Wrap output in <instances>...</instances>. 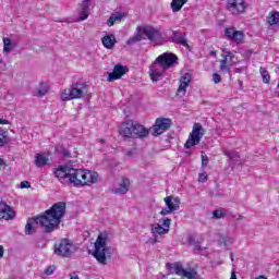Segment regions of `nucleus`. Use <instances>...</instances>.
<instances>
[{"label": "nucleus", "instance_id": "f257e3e1", "mask_svg": "<svg viewBox=\"0 0 279 279\" xmlns=\"http://www.w3.org/2000/svg\"><path fill=\"white\" fill-rule=\"evenodd\" d=\"M64 215H66V203H54L44 215L27 220L25 234H32V232H34V223H39L48 234L54 232V230L60 228Z\"/></svg>", "mask_w": 279, "mask_h": 279}, {"label": "nucleus", "instance_id": "f03ea898", "mask_svg": "<svg viewBox=\"0 0 279 279\" xmlns=\"http://www.w3.org/2000/svg\"><path fill=\"white\" fill-rule=\"evenodd\" d=\"M119 134L124 141H130V138L143 140L149 136V129L135 120H126L120 124Z\"/></svg>", "mask_w": 279, "mask_h": 279}, {"label": "nucleus", "instance_id": "7ed1b4c3", "mask_svg": "<svg viewBox=\"0 0 279 279\" xmlns=\"http://www.w3.org/2000/svg\"><path fill=\"white\" fill-rule=\"evenodd\" d=\"M94 247V258L100 265H108V259L112 258V247L108 246V233L98 234Z\"/></svg>", "mask_w": 279, "mask_h": 279}, {"label": "nucleus", "instance_id": "20e7f679", "mask_svg": "<svg viewBox=\"0 0 279 279\" xmlns=\"http://www.w3.org/2000/svg\"><path fill=\"white\" fill-rule=\"evenodd\" d=\"M143 36H146L150 43H158V40H162V32H160L159 27L144 25L136 27V33L128 39L126 45L141 43V40H143Z\"/></svg>", "mask_w": 279, "mask_h": 279}, {"label": "nucleus", "instance_id": "39448f33", "mask_svg": "<svg viewBox=\"0 0 279 279\" xmlns=\"http://www.w3.org/2000/svg\"><path fill=\"white\" fill-rule=\"evenodd\" d=\"M86 84L72 83L68 88H64L60 94L61 101H73L74 99H82L86 94Z\"/></svg>", "mask_w": 279, "mask_h": 279}, {"label": "nucleus", "instance_id": "423d86ee", "mask_svg": "<svg viewBox=\"0 0 279 279\" xmlns=\"http://www.w3.org/2000/svg\"><path fill=\"white\" fill-rule=\"evenodd\" d=\"M167 268L170 274H175L180 278L195 279L197 278V271L193 268L184 269V266L180 262L167 264Z\"/></svg>", "mask_w": 279, "mask_h": 279}, {"label": "nucleus", "instance_id": "0eeeda50", "mask_svg": "<svg viewBox=\"0 0 279 279\" xmlns=\"http://www.w3.org/2000/svg\"><path fill=\"white\" fill-rule=\"evenodd\" d=\"M206 130L202 126L201 123H194L192 132L186 140L184 147L185 149H191V147H195V145H199L202 138L204 137Z\"/></svg>", "mask_w": 279, "mask_h": 279}, {"label": "nucleus", "instance_id": "6e6552de", "mask_svg": "<svg viewBox=\"0 0 279 279\" xmlns=\"http://www.w3.org/2000/svg\"><path fill=\"white\" fill-rule=\"evenodd\" d=\"M73 241L63 238L54 243V254H57V256H62L63 258H69V256L73 254Z\"/></svg>", "mask_w": 279, "mask_h": 279}, {"label": "nucleus", "instance_id": "1a4fd4ad", "mask_svg": "<svg viewBox=\"0 0 279 279\" xmlns=\"http://www.w3.org/2000/svg\"><path fill=\"white\" fill-rule=\"evenodd\" d=\"M226 10L233 16H240V14H245L247 2L245 0H227Z\"/></svg>", "mask_w": 279, "mask_h": 279}, {"label": "nucleus", "instance_id": "9d476101", "mask_svg": "<svg viewBox=\"0 0 279 279\" xmlns=\"http://www.w3.org/2000/svg\"><path fill=\"white\" fill-rule=\"evenodd\" d=\"M171 129V119L169 118H157L155 124L150 128L153 136H160L165 134L167 130Z\"/></svg>", "mask_w": 279, "mask_h": 279}, {"label": "nucleus", "instance_id": "9b49d317", "mask_svg": "<svg viewBox=\"0 0 279 279\" xmlns=\"http://www.w3.org/2000/svg\"><path fill=\"white\" fill-rule=\"evenodd\" d=\"M167 68L158 62L157 59L149 66V77L151 82H159L165 76Z\"/></svg>", "mask_w": 279, "mask_h": 279}, {"label": "nucleus", "instance_id": "f8f14e48", "mask_svg": "<svg viewBox=\"0 0 279 279\" xmlns=\"http://www.w3.org/2000/svg\"><path fill=\"white\" fill-rule=\"evenodd\" d=\"M225 36L235 45H243L245 43V33L243 31H236L234 26L227 27L225 29Z\"/></svg>", "mask_w": 279, "mask_h": 279}, {"label": "nucleus", "instance_id": "ddd939ff", "mask_svg": "<svg viewBox=\"0 0 279 279\" xmlns=\"http://www.w3.org/2000/svg\"><path fill=\"white\" fill-rule=\"evenodd\" d=\"M81 186H93L99 181V174L95 171L81 169Z\"/></svg>", "mask_w": 279, "mask_h": 279}, {"label": "nucleus", "instance_id": "4468645a", "mask_svg": "<svg viewBox=\"0 0 279 279\" xmlns=\"http://www.w3.org/2000/svg\"><path fill=\"white\" fill-rule=\"evenodd\" d=\"M71 169L72 168L69 166H59L58 168H54V178H57L61 184H70Z\"/></svg>", "mask_w": 279, "mask_h": 279}, {"label": "nucleus", "instance_id": "2eb2a0df", "mask_svg": "<svg viewBox=\"0 0 279 279\" xmlns=\"http://www.w3.org/2000/svg\"><path fill=\"white\" fill-rule=\"evenodd\" d=\"M157 62L167 69L178 64V56L171 52H163L156 58Z\"/></svg>", "mask_w": 279, "mask_h": 279}, {"label": "nucleus", "instance_id": "dca6fc26", "mask_svg": "<svg viewBox=\"0 0 279 279\" xmlns=\"http://www.w3.org/2000/svg\"><path fill=\"white\" fill-rule=\"evenodd\" d=\"M219 60V69L221 73H230V68L232 66V60H234V53L232 51H227L225 54H221Z\"/></svg>", "mask_w": 279, "mask_h": 279}, {"label": "nucleus", "instance_id": "f3484780", "mask_svg": "<svg viewBox=\"0 0 279 279\" xmlns=\"http://www.w3.org/2000/svg\"><path fill=\"white\" fill-rule=\"evenodd\" d=\"M125 73H128V66L116 64L113 71L108 74L107 81L117 82V80H121Z\"/></svg>", "mask_w": 279, "mask_h": 279}, {"label": "nucleus", "instance_id": "a211bd4d", "mask_svg": "<svg viewBox=\"0 0 279 279\" xmlns=\"http://www.w3.org/2000/svg\"><path fill=\"white\" fill-rule=\"evenodd\" d=\"M191 80H192L191 73H185L180 77L179 80L180 84L177 89V95L179 97H184V95H186V88H189V84H191Z\"/></svg>", "mask_w": 279, "mask_h": 279}, {"label": "nucleus", "instance_id": "6ab92c4d", "mask_svg": "<svg viewBox=\"0 0 279 279\" xmlns=\"http://www.w3.org/2000/svg\"><path fill=\"white\" fill-rule=\"evenodd\" d=\"M171 40L175 45H181L182 47H185V49H191V46L186 40V33H182L181 31H172Z\"/></svg>", "mask_w": 279, "mask_h": 279}, {"label": "nucleus", "instance_id": "aec40b11", "mask_svg": "<svg viewBox=\"0 0 279 279\" xmlns=\"http://www.w3.org/2000/svg\"><path fill=\"white\" fill-rule=\"evenodd\" d=\"M16 217V211L10 207V205L5 203H0V219H4L5 221H10V219H14Z\"/></svg>", "mask_w": 279, "mask_h": 279}, {"label": "nucleus", "instance_id": "412c9836", "mask_svg": "<svg viewBox=\"0 0 279 279\" xmlns=\"http://www.w3.org/2000/svg\"><path fill=\"white\" fill-rule=\"evenodd\" d=\"M93 0H82L78 7L80 21H86L90 14V2Z\"/></svg>", "mask_w": 279, "mask_h": 279}, {"label": "nucleus", "instance_id": "4be33fe9", "mask_svg": "<svg viewBox=\"0 0 279 279\" xmlns=\"http://www.w3.org/2000/svg\"><path fill=\"white\" fill-rule=\"evenodd\" d=\"M82 169L71 168L70 171V184L75 186H82Z\"/></svg>", "mask_w": 279, "mask_h": 279}, {"label": "nucleus", "instance_id": "5701e85b", "mask_svg": "<svg viewBox=\"0 0 279 279\" xmlns=\"http://www.w3.org/2000/svg\"><path fill=\"white\" fill-rule=\"evenodd\" d=\"M163 202L166 206L168 207L169 210L172 213L174 210H178L180 208V198L179 197H173V196H167L163 198Z\"/></svg>", "mask_w": 279, "mask_h": 279}, {"label": "nucleus", "instance_id": "b1692460", "mask_svg": "<svg viewBox=\"0 0 279 279\" xmlns=\"http://www.w3.org/2000/svg\"><path fill=\"white\" fill-rule=\"evenodd\" d=\"M130 191V179L123 178L119 189L113 190L116 195H125Z\"/></svg>", "mask_w": 279, "mask_h": 279}, {"label": "nucleus", "instance_id": "393cba45", "mask_svg": "<svg viewBox=\"0 0 279 279\" xmlns=\"http://www.w3.org/2000/svg\"><path fill=\"white\" fill-rule=\"evenodd\" d=\"M101 43L106 49H114L117 37H114V35H106L101 38Z\"/></svg>", "mask_w": 279, "mask_h": 279}, {"label": "nucleus", "instance_id": "a878e982", "mask_svg": "<svg viewBox=\"0 0 279 279\" xmlns=\"http://www.w3.org/2000/svg\"><path fill=\"white\" fill-rule=\"evenodd\" d=\"M49 165V157L43 154L35 155V166L36 167H47Z\"/></svg>", "mask_w": 279, "mask_h": 279}, {"label": "nucleus", "instance_id": "bb28decb", "mask_svg": "<svg viewBox=\"0 0 279 279\" xmlns=\"http://www.w3.org/2000/svg\"><path fill=\"white\" fill-rule=\"evenodd\" d=\"M151 232L154 236H156V234H169V229L162 227L161 225L155 223L151 226Z\"/></svg>", "mask_w": 279, "mask_h": 279}, {"label": "nucleus", "instance_id": "cd10ccee", "mask_svg": "<svg viewBox=\"0 0 279 279\" xmlns=\"http://www.w3.org/2000/svg\"><path fill=\"white\" fill-rule=\"evenodd\" d=\"M10 143V133L5 129L0 128V147H4Z\"/></svg>", "mask_w": 279, "mask_h": 279}, {"label": "nucleus", "instance_id": "c85d7f7f", "mask_svg": "<svg viewBox=\"0 0 279 279\" xmlns=\"http://www.w3.org/2000/svg\"><path fill=\"white\" fill-rule=\"evenodd\" d=\"M189 0H172L170 3L172 12H180L182 10V7L187 3Z\"/></svg>", "mask_w": 279, "mask_h": 279}, {"label": "nucleus", "instance_id": "c756f323", "mask_svg": "<svg viewBox=\"0 0 279 279\" xmlns=\"http://www.w3.org/2000/svg\"><path fill=\"white\" fill-rule=\"evenodd\" d=\"M267 23L268 25H278L279 12L278 11L270 12L269 15L267 16Z\"/></svg>", "mask_w": 279, "mask_h": 279}, {"label": "nucleus", "instance_id": "7c9ffc66", "mask_svg": "<svg viewBox=\"0 0 279 279\" xmlns=\"http://www.w3.org/2000/svg\"><path fill=\"white\" fill-rule=\"evenodd\" d=\"M47 93H49V85H47L46 83H40L39 88L35 94V97H45Z\"/></svg>", "mask_w": 279, "mask_h": 279}, {"label": "nucleus", "instance_id": "2f4dec72", "mask_svg": "<svg viewBox=\"0 0 279 279\" xmlns=\"http://www.w3.org/2000/svg\"><path fill=\"white\" fill-rule=\"evenodd\" d=\"M225 156H227V158H230V160H233V162H239V153L236 150H225L223 151Z\"/></svg>", "mask_w": 279, "mask_h": 279}, {"label": "nucleus", "instance_id": "473e14b6", "mask_svg": "<svg viewBox=\"0 0 279 279\" xmlns=\"http://www.w3.org/2000/svg\"><path fill=\"white\" fill-rule=\"evenodd\" d=\"M202 241H204V238H201L199 240H196L193 235H190L187 238V243H190V245H194V247H196V250H202V247L199 246Z\"/></svg>", "mask_w": 279, "mask_h": 279}, {"label": "nucleus", "instance_id": "72a5a7b5", "mask_svg": "<svg viewBox=\"0 0 279 279\" xmlns=\"http://www.w3.org/2000/svg\"><path fill=\"white\" fill-rule=\"evenodd\" d=\"M260 75L263 77L264 84H269V82H271V76L266 69L260 68Z\"/></svg>", "mask_w": 279, "mask_h": 279}, {"label": "nucleus", "instance_id": "f704fd0d", "mask_svg": "<svg viewBox=\"0 0 279 279\" xmlns=\"http://www.w3.org/2000/svg\"><path fill=\"white\" fill-rule=\"evenodd\" d=\"M3 51L4 53H8V51L12 50V39L8 38V37H3Z\"/></svg>", "mask_w": 279, "mask_h": 279}, {"label": "nucleus", "instance_id": "c9c22d12", "mask_svg": "<svg viewBox=\"0 0 279 279\" xmlns=\"http://www.w3.org/2000/svg\"><path fill=\"white\" fill-rule=\"evenodd\" d=\"M226 215H228V210H226V209L213 211L214 219H223V217H226Z\"/></svg>", "mask_w": 279, "mask_h": 279}, {"label": "nucleus", "instance_id": "e433bc0d", "mask_svg": "<svg viewBox=\"0 0 279 279\" xmlns=\"http://www.w3.org/2000/svg\"><path fill=\"white\" fill-rule=\"evenodd\" d=\"M208 156L206 153L202 151V167H208Z\"/></svg>", "mask_w": 279, "mask_h": 279}, {"label": "nucleus", "instance_id": "4c0bfd02", "mask_svg": "<svg viewBox=\"0 0 279 279\" xmlns=\"http://www.w3.org/2000/svg\"><path fill=\"white\" fill-rule=\"evenodd\" d=\"M208 180V174L206 172H202L198 174V182H206Z\"/></svg>", "mask_w": 279, "mask_h": 279}, {"label": "nucleus", "instance_id": "58836bf2", "mask_svg": "<svg viewBox=\"0 0 279 279\" xmlns=\"http://www.w3.org/2000/svg\"><path fill=\"white\" fill-rule=\"evenodd\" d=\"M213 82L215 84H219L221 82V75H219V73H214L213 74Z\"/></svg>", "mask_w": 279, "mask_h": 279}, {"label": "nucleus", "instance_id": "ea45409f", "mask_svg": "<svg viewBox=\"0 0 279 279\" xmlns=\"http://www.w3.org/2000/svg\"><path fill=\"white\" fill-rule=\"evenodd\" d=\"M20 186L21 189H32V183L29 181H22Z\"/></svg>", "mask_w": 279, "mask_h": 279}, {"label": "nucleus", "instance_id": "a19ab883", "mask_svg": "<svg viewBox=\"0 0 279 279\" xmlns=\"http://www.w3.org/2000/svg\"><path fill=\"white\" fill-rule=\"evenodd\" d=\"M62 157H63V158H71V150L64 148V149L62 150Z\"/></svg>", "mask_w": 279, "mask_h": 279}, {"label": "nucleus", "instance_id": "79ce46f5", "mask_svg": "<svg viewBox=\"0 0 279 279\" xmlns=\"http://www.w3.org/2000/svg\"><path fill=\"white\" fill-rule=\"evenodd\" d=\"M114 23H117V22L114 21V17H112V15H111L107 21V25H108V27H112V25H114Z\"/></svg>", "mask_w": 279, "mask_h": 279}, {"label": "nucleus", "instance_id": "37998d69", "mask_svg": "<svg viewBox=\"0 0 279 279\" xmlns=\"http://www.w3.org/2000/svg\"><path fill=\"white\" fill-rule=\"evenodd\" d=\"M117 23V21H121L123 19V15L121 13L111 15Z\"/></svg>", "mask_w": 279, "mask_h": 279}, {"label": "nucleus", "instance_id": "c03bdc74", "mask_svg": "<svg viewBox=\"0 0 279 279\" xmlns=\"http://www.w3.org/2000/svg\"><path fill=\"white\" fill-rule=\"evenodd\" d=\"M162 225L165 226L166 229L169 230V226H171V219L169 218L165 219Z\"/></svg>", "mask_w": 279, "mask_h": 279}, {"label": "nucleus", "instance_id": "a18cd8bd", "mask_svg": "<svg viewBox=\"0 0 279 279\" xmlns=\"http://www.w3.org/2000/svg\"><path fill=\"white\" fill-rule=\"evenodd\" d=\"M171 213H173V211H171V209H162L161 211H160V215H162L163 217L165 216H167V215H171Z\"/></svg>", "mask_w": 279, "mask_h": 279}, {"label": "nucleus", "instance_id": "49530a36", "mask_svg": "<svg viewBox=\"0 0 279 279\" xmlns=\"http://www.w3.org/2000/svg\"><path fill=\"white\" fill-rule=\"evenodd\" d=\"M45 274H46L47 276H51V274H53V268H52L51 266L47 267V268L45 269Z\"/></svg>", "mask_w": 279, "mask_h": 279}, {"label": "nucleus", "instance_id": "de8ad7c7", "mask_svg": "<svg viewBox=\"0 0 279 279\" xmlns=\"http://www.w3.org/2000/svg\"><path fill=\"white\" fill-rule=\"evenodd\" d=\"M0 125H10V122L5 119L0 118Z\"/></svg>", "mask_w": 279, "mask_h": 279}, {"label": "nucleus", "instance_id": "09e8293b", "mask_svg": "<svg viewBox=\"0 0 279 279\" xmlns=\"http://www.w3.org/2000/svg\"><path fill=\"white\" fill-rule=\"evenodd\" d=\"M0 167H2V169H5V167H8V165H5V160L0 159Z\"/></svg>", "mask_w": 279, "mask_h": 279}, {"label": "nucleus", "instance_id": "8fccbe9b", "mask_svg": "<svg viewBox=\"0 0 279 279\" xmlns=\"http://www.w3.org/2000/svg\"><path fill=\"white\" fill-rule=\"evenodd\" d=\"M4 250H3V245H0V258H3V254H4Z\"/></svg>", "mask_w": 279, "mask_h": 279}, {"label": "nucleus", "instance_id": "3c124183", "mask_svg": "<svg viewBox=\"0 0 279 279\" xmlns=\"http://www.w3.org/2000/svg\"><path fill=\"white\" fill-rule=\"evenodd\" d=\"M209 56H213L214 58H217V50H211L209 52Z\"/></svg>", "mask_w": 279, "mask_h": 279}, {"label": "nucleus", "instance_id": "603ef678", "mask_svg": "<svg viewBox=\"0 0 279 279\" xmlns=\"http://www.w3.org/2000/svg\"><path fill=\"white\" fill-rule=\"evenodd\" d=\"M255 279H267L266 276L259 275L258 277H256Z\"/></svg>", "mask_w": 279, "mask_h": 279}, {"label": "nucleus", "instance_id": "864d4df0", "mask_svg": "<svg viewBox=\"0 0 279 279\" xmlns=\"http://www.w3.org/2000/svg\"><path fill=\"white\" fill-rule=\"evenodd\" d=\"M70 279H80V277H77V276H74V277L71 276Z\"/></svg>", "mask_w": 279, "mask_h": 279}, {"label": "nucleus", "instance_id": "5fc2aeb1", "mask_svg": "<svg viewBox=\"0 0 279 279\" xmlns=\"http://www.w3.org/2000/svg\"><path fill=\"white\" fill-rule=\"evenodd\" d=\"M225 245H228V240H223Z\"/></svg>", "mask_w": 279, "mask_h": 279}, {"label": "nucleus", "instance_id": "6e6d98bb", "mask_svg": "<svg viewBox=\"0 0 279 279\" xmlns=\"http://www.w3.org/2000/svg\"><path fill=\"white\" fill-rule=\"evenodd\" d=\"M238 219H243V216H239V218Z\"/></svg>", "mask_w": 279, "mask_h": 279}]
</instances>
